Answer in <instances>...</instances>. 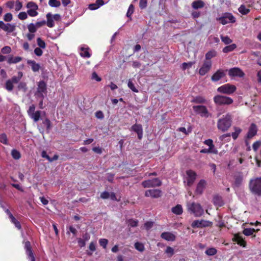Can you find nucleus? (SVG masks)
<instances>
[{
	"label": "nucleus",
	"mask_w": 261,
	"mask_h": 261,
	"mask_svg": "<svg viewBox=\"0 0 261 261\" xmlns=\"http://www.w3.org/2000/svg\"><path fill=\"white\" fill-rule=\"evenodd\" d=\"M6 89L9 91H11L13 89V84L10 80H8L6 83Z\"/></svg>",
	"instance_id": "47"
},
{
	"label": "nucleus",
	"mask_w": 261,
	"mask_h": 261,
	"mask_svg": "<svg viewBox=\"0 0 261 261\" xmlns=\"http://www.w3.org/2000/svg\"><path fill=\"white\" fill-rule=\"evenodd\" d=\"M217 252V250L215 248H210L206 250L205 253L208 256H212L216 254Z\"/></svg>",
	"instance_id": "40"
},
{
	"label": "nucleus",
	"mask_w": 261,
	"mask_h": 261,
	"mask_svg": "<svg viewBox=\"0 0 261 261\" xmlns=\"http://www.w3.org/2000/svg\"><path fill=\"white\" fill-rule=\"evenodd\" d=\"M22 58L20 57H14L12 55L7 56L6 60L9 64H16L20 62Z\"/></svg>",
	"instance_id": "22"
},
{
	"label": "nucleus",
	"mask_w": 261,
	"mask_h": 261,
	"mask_svg": "<svg viewBox=\"0 0 261 261\" xmlns=\"http://www.w3.org/2000/svg\"><path fill=\"white\" fill-rule=\"evenodd\" d=\"M249 188L252 193L261 195V177L251 179Z\"/></svg>",
	"instance_id": "3"
},
{
	"label": "nucleus",
	"mask_w": 261,
	"mask_h": 261,
	"mask_svg": "<svg viewBox=\"0 0 261 261\" xmlns=\"http://www.w3.org/2000/svg\"><path fill=\"white\" fill-rule=\"evenodd\" d=\"M213 202L215 205L218 206H221L224 204L222 197L219 196H215L214 197Z\"/></svg>",
	"instance_id": "30"
},
{
	"label": "nucleus",
	"mask_w": 261,
	"mask_h": 261,
	"mask_svg": "<svg viewBox=\"0 0 261 261\" xmlns=\"http://www.w3.org/2000/svg\"><path fill=\"white\" fill-rule=\"evenodd\" d=\"M228 75L231 77H242L244 76V73L240 68L234 67L228 70Z\"/></svg>",
	"instance_id": "12"
},
{
	"label": "nucleus",
	"mask_w": 261,
	"mask_h": 261,
	"mask_svg": "<svg viewBox=\"0 0 261 261\" xmlns=\"http://www.w3.org/2000/svg\"><path fill=\"white\" fill-rule=\"evenodd\" d=\"M42 112L40 111H37L33 114H32L30 117L32 118L34 122H37L40 118Z\"/></svg>",
	"instance_id": "34"
},
{
	"label": "nucleus",
	"mask_w": 261,
	"mask_h": 261,
	"mask_svg": "<svg viewBox=\"0 0 261 261\" xmlns=\"http://www.w3.org/2000/svg\"><path fill=\"white\" fill-rule=\"evenodd\" d=\"M11 51V48L9 46H5L1 49V52L4 54H9Z\"/></svg>",
	"instance_id": "51"
},
{
	"label": "nucleus",
	"mask_w": 261,
	"mask_h": 261,
	"mask_svg": "<svg viewBox=\"0 0 261 261\" xmlns=\"http://www.w3.org/2000/svg\"><path fill=\"white\" fill-rule=\"evenodd\" d=\"M233 240L239 245L245 247L246 242L243 239L242 237L239 234H236L233 238Z\"/></svg>",
	"instance_id": "25"
},
{
	"label": "nucleus",
	"mask_w": 261,
	"mask_h": 261,
	"mask_svg": "<svg viewBox=\"0 0 261 261\" xmlns=\"http://www.w3.org/2000/svg\"><path fill=\"white\" fill-rule=\"evenodd\" d=\"M237 47L236 44H231L229 45L226 46L223 49V52L224 53H227L233 51Z\"/></svg>",
	"instance_id": "37"
},
{
	"label": "nucleus",
	"mask_w": 261,
	"mask_h": 261,
	"mask_svg": "<svg viewBox=\"0 0 261 261\" xmlns=\"http://www.w3.org/2000/svg\"><path fill=\"white\" fill-rule=\"evenodd\" d=\"M161 237L167 241H174L176 239V236L171 232H164L161 233Z\"/></svg>",
	"instance_id": "17"
},
{
	"label": "nucleus",
	"mask_w": 261,
	"mask_h": 261,
	"mask_svg": "<svg viewBox=\"0 0 261 261\" xmlns=\"http://www.w3.org/2000/svg\"><path fill=\"white\" fill-rule=\"evenodd\" d=\"M225 73L224 70L219 69L217 70L212 76V80L214 82H217L224 77Z\"/></svg>",
	"instance_id": "19"
},
{
	"label": "nucleus",
	"mask_w": 261,
	"mask_h": 261,
	"mask_svg": "<svg viewBox=\"0 0 261 261\" xmlns=\"http://www.w3.org/2000/svg\"><path fill=\"white\" fill-rule=\"evenodd\" d=\"M204 3L201 0H196L194 1L192 4V7L194 9L202 8L204 7Z\"/></svg>",
	"instance_id": "27"
},
{
	"label": "nucleus",
	"mask_w": 261,
	"mask_h": 261,
	"mask_svg": "<svg viewBox=\"0 0 261 261\" xmlns=\"http://www.w3.org/2000/svg\"><path fill=\"white\" fill-rule=\"evenodd\" d=\"M257 130V129L256 125L254 123H252L247 134V138L248 139L252 138L256 134Z\"/></svg>",
	"instance_id": "21"
},
{
	"label": "nucleus",
	"mask_w": 261,
	"mask_h": 261,
	"mask_svg": "<svg viewBox=\"0 0 261 261\" xmlns=\"http://www.w3.org/2000/svg\"><path fill=\"white\" fill-rule=\"evenodd\" d=\"M127 86L129 89L135 92H138V90L136 88L134 84L132 82L131 80H129L127 83Z\"/></svg>",
	"instance_id": "53"
},
{
	"label": "nucleus",
	"mask_w": 261,
	"mask_h": 261,
	"mask_svg": "<svg viewBox=\"0 0 261 261\" xmlns=\"http://www.w3.org/2000/svg\"><path fill=\"white\" fill-rule=\"evenodd\" d=\"M212 65L211 61H204L202 66L199 70V74L203 76L208 72L212 68Z\"/></svg>",
	"instance_id": "11"
},
{
	"label": "nucleus",
	"mask_w": 261,
	"mask_h": 261,
	"mask_svg": "<svg viewBox=\"0 0 261 261\" xmlns=\"http://www.w3.org/2000/svg\"><path fill=\"white\" fill-rule=\"evenodd\" d=\"M162 182L158 178L145 180L142 182L144 188L159 187L161 185Z\"/></svg>",
	"instance_id": "10"
},
{
	"label": "nucleus",
	"mask_w": 261,
	"mask_h": 261,
	"mask_svg": "<svg viewBox=\"0 0 261 261\" xmlns=\"http://www.w3.org/2000/svg\"><path fill=\"white\" fill-rule=\"evenodd\" d=\"M233 240L239 245L245 247L246 242L243 239L242 237L239 234H236L233 238Z\"/></svg>",
	"instance_id": "24"
},
{
	"label": "nucleus",
	"mask_w": 261,
	"mask_h": 261,
	"mask_svg": "<svg viewBox=\"0 0 261 261\" xmlns=\"http://www.w3.org/2000/svg\"><path fill=\"white\" fill-rule=\"evenodd\" d=\"M209 152L211 153L214 154H217L218 153V150L215 147L214 145L213 144L211 146H209V148H208Z\"/></svg>",
	"instance_id": "61"
},
{
	"label": "nucleus",
	"mask_w": 261,
	"mask_h": 261,
	"mask_svg": "<svg viewBox=\"0 0 261 261\" xmlns=\"http://www.w3.org/2000/svg\"><path fill=\"white\" fill-rule=\"evenodd\" d=\"M145 195L147 197L158 198L161 196V191L158 189L149 190L145 192Z\"/></svg>",
	"instance_id": "16"
},
{
	"label": "nucleus",
	"mask_w": 261,
	"mask_h": 261,
	"mask_svg": "<svg viewBox=\"0 0 261 261\" xmlns=\"http://www.w3.org/2000/svg\"><path fill=\"white\" fill-rule=\"evenodd\" d=\"M11 155L13 159L15 160H18L21 157V154L20 152L16 150V149H13L11 151Z\"/></svg>",
	"instance_id": "42"
},
{
	"label": "nucleus",
	"mask_w": 261,
	"mask_h": 261,
	"mask_svg": "<svg viewBox=\"0 0 261 261\" xmlns=\"http://www.w3.org/2000/svg\"><path fill=\"white\" fill-rule=\"evenodd\" d=\"M13 16L12 14L10 13H8L6 14L4 16V20L5 21L9 22L12 20Z\"/></svg>",
	"instance_id": "58"
},
{
	"label": "nucleus",
	"mask_w": 261,
	"mask_h": 261,
	"mask_svg": "<svg viewBox=\"0 0 261 261\" xmlns=\"http://www.w3.org/2000/svg\"><path fill=\"white\" fill-rule=\"evenodd\" d=\"M236 89L237 88L234 85L226 84L219 87L217 89V91L226 94H231L236 91Z\"/></svg>",
	"instance_id": "7"
},
{
	"label": "nucleus",
	"mask_w": 261,
	"mask_h": 261,
	"mask_svg": "<svg viewBox=\"0 0 261 261\" xmlns=\"http://www.w3.org/2000/svg\"><path fill=\"white\" fill-rule=\"evenodd\" d=\"M91 79L92 80H95L97 82H100V81H101V77L98 76V75H97V74L95 72H93L92 73Z\"/></svg>",
	"instance_id": "63"
},
{
	"label": "nucleus",
	"mask_w": 261,
	"mask_h": 261,
	"mask_svg": "<svg viewBox=\"0 0 261 261\" xmlns=\"http://www.w3.org/2000/svg\"><path fill=\"white\" fill-rule=\"evenodd\" d=\"M46 19L47 21H46V24H47V27L49 28H53L55 25V23L54 22V19L51 17V14L50 13H48L46 14Z\"/></svg>",
	"instance_id": "29"
},
{
	"label": "nucleus",
	"mask_w": 261,
	"mask_h": 261,
	"mask_svg": "<svg viewBox=\"0 0 261 261\" xmlns=\"http://www.w3.org/2000/svg\"><path fill=\"white\" fill-rule=\"evenodd\" d=\"M172 212L176 215H181L182 213V207L180 204H177L175 206L172 208Z\"/></svg>",
	"instance_id": "33"
},
{
	"label": "nucleus",
	"mask_w": 261,
	"mask_h": 261,
	"mask_svg": "<svg viewBox=\"0 0 261 261\" xmlns=\"http://www.w3.org/2000/svg\"><path fill=\"white\" fill-rule=\"evenodd\" d=\"M46 93V84L43 81H40L38 83V87L35 93V96L38 98H44Z\"/></svg>",
	"instance_id": "5"
},
{
	"label": "nucleus",
	"mask_w": 261,
	"mask_h": 261,
	"mask_svg": "<svg viewBox=\"0 0 261 261\" xmlns=\"http://www.w3.org/2000/svg\"><path fill=\"white\" fill-rule=\"evenodd\" d=\"M206 181L204 179L200 180L197 185L195 193L197 194H201L206 186Z\"/></svg>",
	"instance_id": "20"
},
{
	"label": "nucleus",
	"mask_w": 261,
	"mask_h": 261,
	"mask_svg": "<svg viewBox=\"0 0 261 261\" xmlns=\"http://www.w3.org/2000/svg\"><path fill=\"white\" fill-rule=\"evenodd\" d=\"M28 29L30 33H34L37 31L38 29L34 23H31L28 25Z\"/></svg>",
	"instance_id": "43"
},
{
	"label": "nucleus",
	"mask_w": 261,
	"mask_h": 261,
	"mask_svg": "<svg viewBox=\"0 0 261 261\" xmlns=\"http://www.w3.org/2000/svg\"><path fill=\"white\" fill-rule=\"evenodd\" d=\"M99 243L101 246H102L103 248H106L107 244L108 243V241L106 239H100L99 240Z\"/></svg>",
	"instance_id": "56"
},
{
	"label": "nucleus",
	"mask_w": 261,
	"mask_h": 261,
	"mask_svg": "<svg viewBox=\"0 0 261 261\" xmlns=\"http://www.w3.org/2000/svg\"><path fill=\"white\" fill-rule=\"evenodd\" d=\"M193 102L197 103H204L206 102V100L202 96H198L194 99Z\"/></svg>",
	"instance_id": "46"
},
{
	"label": "nucleus",
	"mask_w": 261,
	"mask_h": 261,
	"mask_svg": "<svg viewBox=\"0 0 261 261\" xmlns=\"http://www.w3.org/2000/svg\"><path fill=\"white\" fill-rule=\"evenodd\" d=\"M188 211L195 217H200L204 213V210L200 204L195 202H188L187 204Z\"/></svg>",
	"instance_id": "2"
},
{
	"label": "nucleus",
	"mask_w": 261,
	"mask_h": 261,
	"mask_svg": "<svg viewBox=\"0 0 261 261\" xmlns=\"http://www.w3.org/2000/svg\"><path fill=\"white\" fill-rule=\"evenodd\" d=\"M214 101L218 105H228L233 102V99L227 96L217 95L214 97Z\"/></svg>",
	"instance_id": "4"
},
{
	"label": "nucleus",
	"mask_w": 261,
	"mask_h": 261,
	"mask_svg": "<svg viewBox=\"0 0 261 261\" xmlns=\"http://www.w3.org/2000/svg\"><path fill=\"white\" fill-rule=\"evenodd\" d=\"M89 48L82 46L81 47L80 55L84 58H90L91 54L89 53Z\"/></svg>",
	"instance_id": "28"
},
{
	"label": "nucleus",
	"mask_w": 261,
	"mask_h": 261,
	"mask_svg": "<svg viewBox=\"0 0 261 261\" xmlns=\"http://www.w3.org/2000/svg\"><path fill=\"white\" fill-rule=\"evenodd\" d=\"M165 252L167 255L168 257H171L174 254V250L171 247L168 246L167 247Z\"/></svg>",
	"instance_id": "39"
},
{
	"label": "nucleus",
	"mask_w": 261,
	"mask_h": 261,
	"mask_svg": "<svg viewBox=\"0 0 261 261\" xmlns=\"http://www.w3.org/2000/svg\"><path fill=\"white\" fill-rule=\"evenodd\" d=\"M43 123L45 125L47 130L49 131L51 127V122L50 120L46 118L43 122Z\"/></svg>",
	"instance_id": "59"
},
{
	"label": "nucleus",
	"mask_w": 261,
	"mask_h": 261,
	"mask_svg": "<svg viewBox=\"0 0 261 261\" xmlns=\"http://www.w3.org/2000/svg\"><path fill=\"white\" fill-rule=\"evenodd\" d=\"M212 224V223L210 221L201 220L194 221L192 222L191 226L192 227H202L210 226Z\"/></svg>",
	"instance_id": "14"
},
{
	"label": "nucleus",
	"mask_w": 261,
	"mask_h": 261,
	"mask_svg": "<svg viewBox=\"0 0 261 261\" xmlns=\"http://www.w3.org/2000/svg\"><path fill=\"white\" fill-rule=\"evenodd\" d=\"M239 11L243 15H246L249 13V10L246 8L244 6L242 5L239 8Z\"/></svg>",
	"instance_id": "48"
},
{
	"label": "nucleus",
	"mask_w": 261,
	"mask_h": 261,
	"mask_svg": "<svg viewBox=\"0 0 261 261\" xmlns=\"http://www.w3.org/2000/svg\"><path fill=\"white\" fill-rule=\"evenodd\" d=\"M217 20L219 21L221 24L225 25L228 23L234 22L236 21V18L232 14L229 13H225L222 16L217 18Z\"/></svg>",
	"instance_id": "6"
},
{
	"label": "nucleus",
	"mask_w": 261,
	"mask_h": 261,
	"mask_svg": "<svg viewBox=\"0 0 261 261\" xmlns=\"http://www.w3.org/2000/svg\"><path fill=\"white\" fill-rule=\"evenodd\" d=\"M131 130L135 132L138 135V138L141 139L143 136V128L141 124H135L131 127Z\"/></svg>",
	"instance_id": "18"
},
{
	"label": "nucleus",
	"mask_w": 261,
	"mask_h": 261,
	"mask_svg": "<svg viewBox=\"0 0 261 261\" xmlns=\"http://www.w3.org/2000/svg\"><path fill=\"white\" fill-rule=\"evenodd\" d=\"M37 45L39 46L40 48H45L46 47V44L45 42L42 40L40 38H38L37 39Z\"/></svg>",
	"instance_id": "52"
},
{
	"label": "nucleus",
	"mask_w": 261,
	"mask_h": 261,
	"mask_svg": "<svg viewBox=\"0 0 261 261\" xmlns=\"http://www.w3.org/2000/svg\"><path fill=\"white\" fill-rule=\"evenodd\" d=\"M103 5L104 3L102 0H96L95 3L90 4L89 5L88 8L91 10H95Z\"/></svg>",
	"instance_id": "26"
},
{
	"label": "nucleus",
	"mask_w": 261,
	"mask_h": 261,
	"mask_svg": "<svg viewBox=\"0 0 261 261\" xmlns=\"http://www.w3.org/2000/svg\"><path fill=\"white\" fill-rule=\"evenodd\" d=\"M28 13L25 12H20L18 15V17L20 20H25L28 18Z\"/></svg>",
	"instance_id": "57"
},
{
	"label": "nucleus",
	"mask_w": 261,
	"mask_h": 261,
	"mask_svg": "<svg viewBox=\"0 0 261 261\" xmlns=\"http://www.w3.org/2000/svg\"><path fill=\"white\" fill-rule=\"evenodd\" d=\"M15 29V25L13 24L6 23L5 24L3 30L8 33L13 32Z\"/></svg>",
	"instance_id": "31"
},
{
	"label": "nucleus",
	"mask_w": 261,
	"mask_h": 261,
	"mask_svg": "<svg viewBox=\"0 0 261 261\" xmlns=\"http://www.w3.org/2000/svg\"><path fill=\"white\" fill-rule=\"evenodd\" d=\"M22 3L19 1L17 0L15 2L14 8H15V10L16 11H19L22 8Z\"/></svg>",
	"instance_id": "54"
},
{
	"label": "nucleus",
	"mask_w": 261,
	"mask_h": 261,
	"mask_svg": "<svg viewBox=\"0 0 261 261\" xmlns=\"http://www.w3.org/2000/svg\"><path fill=\"white\" fill-rule=\"evenodd\" d=\"M232 122V116L230 113H227L218 120L217 128L222 132H226L231 126Z\"/></svg>",
	"instance_id": "1"
},
{
	"label": "nucleus",
	"mask_w": 261,
	"mask_h": 261,
	"mask_svg": "<svg viewBox=\"0 0 261 261\" xmlns=\"http://www.w3.org/2000/svg\"><path fill=\"white\" fill-rule=\"evenodd\" d=\"M220 37L222 41L225 44H229L232 42V40L227 36H224L223 35H221Z\"/></svg>",
	"instance_id": "45"
},
{
	"label": "nucleus",
	"mask_w": 261,
	"mask_h": 261,
	"mask_svg": "<svg viewBox=\"0 0 261 261\" xmlns=\"http://www.w3.org/2000/svg\"><path fill=\"white\" fill-rule=\"evenodd\" d=\"M230 133H227L224 135H221L219 139L221 141H224L226 142H228L230 140Z\"/></svg>",
	"instance_id": "44"
},
{
	"label": "nucleus",
	"mask_w": 261,
	"mask_h": 261,
	"mask_svg": "<svg viewBox=\"0 0 261 261\" xmlns=\"http://www.w3.org/2000/svg\"><path fill=\"white\" fill-rule=\"evenodd\" d=\"M27 64L31 66L32 70L34 72L38 71L40 68V66L34 60H27Z\"/></svg>",
	"instance_id": "23"
},
{
	"label": "nucleus",
	"mask_w": 261,
	"mask_h": 261,
	"mask_svg": "<svg viewBox=\"0 0 261 261\" xmlns=\"http://www.w3.org/2000/svg\"><path fill=\"white\" fill-rule=\"evenodd\" d=\"M127 223L128 226L134 227H136L137 226L138 221V220H136L129 219L127 221Z\"/></svg>",
	"instance_id": "49"
},
{
	"label": "nucleus",
	"mask_w": 261,
	"mask_h": 261,
	"mask_svg": "<svg viewBox=\"0 0 261 261\" xmlns=\"http://www.w3.org/2000/svg\"><path fill=\"white\" fill-rule=\"evenodd\" d=\"M193 110L195 113L199 114L202 117L208 118L211 116L206 107L203 105L195 106L193 107Z\"/></svg>",
	"instance_id": "8"
},
{
	"label": "nucleus",
	"mask_w": 261,
	"mask_h": 261,
	"mask_svg": "<svg viewBox=\"0 0 261 261\" xmlns=\"http://www.w3.org/2000/svg\"><path fill=\"white\" fill-rule=\"evenodd\" d=\"M233 129L234 132H232L231 134H230V135L232 138L234 140H236L238 137L239 134L241 133L242 129L240 127L234 126L233 127Z\"/></svg>",
	"instance_id": "35"
},
{
	"label": "nucleus",
	"mask_w": 261,
	"mask_h": 261,
	"mask_svg": "<svg viewBox=\"0 0 261 261\" xmlns=\"http://www.w3.org/2000/svg\"><path fill=\"white\" fill-rule=\"evenodd\" d=\"M254 231L255 230L254 229L245 228L243 230V233L246 236H249L252 235L254 232Z\"/></svg>",
	"instance_id": "50"
},
{
	"label": "nucleus",
	"mask_w": 261,
	"mask_h": 261,
	"mask_svg": "<svg viewBox=\"0 0 261 261\" xmlns=\"http://www.w3.org/2000/svg\"><path fill=\"white\" fill-rule=\"evenodd\" d=\"M28 9L27 13L30 16L35 17L38 15V13L37 10L38 9L37 5L33 2H29L26 6Z\"/></svg>",
	"instance_id": "9"
},
{
	"label": "nucleus",
	"mask_w": 261,
	"mask_h": 261,
	"mask_svg": "<svg viewBox=\"0 0 261 261\" xmlns=\"http://www.w3.org/2000/svg\"><path fill=\"white\" fill-rule=\"evenodd\" d=\"M18 90H22L23 91H25L27 90V84L24 82H20L19 83L18 85Z\"/></svg>",
	"instance_id": "60"
},
{
	"label": "nucleus",
	"mask_w": 261,
	"mask_h": 261,
	"mask_svg": "<svg viewBox=\"0 0 261 261\" xmlns=\"http://www.w3.org/2000/svg\"><path fill=\"white\" fill-rule=\"evenodd\" d=\"M23 75L22 72L19 71L17 76H13L10 81H12L13 84H17L19 82Z\"/></svg>",
	"instance_id": "32"
},
{
	"label": "nucleus",
	"mask_w": 261,
	"mask_h": 261,
	"mask_svg": "<svg viewBox=\"0 0 261 261\" xmlns=\"http://www.w3.org/2000/svg\"><path fill=\"white\" fill-rule=\"evenodd\" d=\"M134 10V8L133 5L132 4L130 5L126 13V16L128 17H130L131 15L133 13Z\"/></svg>",
	"instance_id": "62"
},
{
	"label": "nucleus",
	"mask_w": 261,
	"mask_h": 261,
	"mask_svg": "<svg viewBox=\"0 0 261 261\" xmlns=\"http://www.w3.org/2000/svg\"><path fill=\"white\" fill-rule=\"evenodd\" d=\"M24 249L25 250L26 254L28 255V258L30 259L31 261H35V258L34 254L32 251L31 244L30 242L27 241L25 243Z\"/></svg>",
	"instance_id": "15"
},
{
	"label": "nucleus",
	"mask_w": 261,
	"mask_h": 261,
	"mask_svg": "<svg viewBox=\"0 0 261 261\" xmlns=\"http://www.w3.org/2000/svg\"><path fill=\"white\" fill-rule=\"evenodd\" d=\"M217 56V52L215 50H212L208 51L205 54V61H211L210 60Z\"/></svg>",
	"instance_id": "36"
},
{
	"label": "nucleus",
	"mask_w": 261,
	"mask_h": 261,
	"mask_svg": "<svg viewBox=\"0 0 261 261\" xmlns=\"http://www.w3.org/2000/svg\"><path fill=\"white\" fill-rule=\"evenodd\" d=\"M0 142L4 144H8V139L6 134H2L0 135Z\"/></svg>",
	"instance_id": "55"
},
{
	"label": "nucleus",
	"mask_w": 261,
	"mask_h": 261,
	"mask_svg": "<svg viewBox=\"0 0 261 261\" xmlns=\"http://www.w3.org/2000/svg\"><path fill=\"white\" fill-rule=\"evenodd\" d=\"M135 248L139 252H142L145 250V247L143 243L141 242H136L134 244Z\"/></svg>",
	"instance_id": "38"
},
{
	"label": "nucleus",
	"mask_w": 261,
	"mask_h": 261,
	"mask_svg": "<svg viewBox=\"0 0 261 261\" xmlns=\"http://www.w3.org/2000/svg\"><path fill=\"white\" fill-rule=\"evenodd\" d=\"M48 4L51 7H59L61 5V3L57 0H49Z\"/></svg>",
	"instance_id": "41"
},
{
	"label": "nucleus",
	"mask_w": 261,
	"mask_h": 261,
	"mask_svg": "<svg viewBox=\"0 0 261 261\" xmlns=\"http://www.w3.org/2000/svg\"><path fill=\"white\" fill-rule=\"evenodd\" d=\"M261 145V142L260 141H256L253 144L252 147L253 149L256 151L257 149L259 148V147Z\"/></svg>",
	"instance_id": "64"
},
{
	"label": "nucleus",
	"mask_w": 261,
	"mask_h": 261,
	"mask_svg": "<svg viewBox=\"0 0 261 261\" xmlns=\"http://www.w3.org/2000/svg\"><path fill=\"white\" fill-rule=\"evenodd\" d=\"M186 174L187 176L186 177V181L185 182H186L187 185L190 187L194 183L196 179V174L191 170H188L186 172Z\"/></svg>",
	"instance_id": "13"
}]
</instances>
